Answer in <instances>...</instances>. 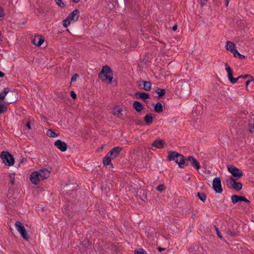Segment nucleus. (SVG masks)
I'll return each mask as SVG.
<instances>
[{
  "instance_id": "f257e3e1",
  "label": "nucleus",
  "mask_w": 254,
  "mask_h": 254,
  "mask_svg": "<svg viewBox=\"0 0 254 254\" xmlns=\"http://www.w3.org/2000/svg\"><path fill=\"white\" fill-rule=\"evenodd\" d=\"M98 77L103 82L108 80V83H111L113 78V72L111 67L108 65L104 66L99 73Z\"/></svg>"
},
{
  "instance_id": "f03ea898",
  "label": "nucleus",
  "mask_w": 254,
  "mask_h": 254,
  "mask_svg": "<svg viewBox=\"0 0 254 254\" xmlns=\"http://www.w3.org/2000/svg\"><path fill=\"white\" fill-rule=\"evenodd\" d=\"M0 158L5 165L12 166L15 162L13 156L8 151H2L0 155Z\"/></svg>"
},
{
  "instance_id": "7ed1b4c3",
  "label": "nucleus",
  "mask_w": 254,
  "mask_h": 254,
  "mask_svg": "<svg viewBox=\"0 0 254 254\" xmlns=\"http://www.w3.org/2000/svg\"><path fill=\"white\" fill-rule=\"evenodd\" d=\"M236 179L230 177L226 180V185L229 189H234L239 191L242 189L243 185L241 183L237 182Z\"/></svg>"
},
{
  "instance_id": "20e7f679",
  "label": "nucleus",
  "mask_w": 254,
  "mask_h": 254,
  "mask_svg": "<svg viewBox=\"0 0 254 254\" xmlns=\"http://www.w3.org/2000/svg\"><path fill=\"white\" fill-rule=\"evenodd\" d=\"M227 170L231 174L232 177L233 178L239 179L243 176V172L232 165H227Z\"/></svg>"
},
{
  "instance_id": "39448f33",
  "label": "nucleus",
  "mask_w": 254,
  "mask_h": 254,
  "mask_svg": "<svg viewBox=\"0 0 254 254\" xmlns=\"http://www.w3.org/2000/svg\"><path fill=\"white\" fill-rule=\"evenodd\" d=\"M227 229H225L226 233L229 235L231 237H234L236 236L237 233L234 231L235 222L232 219H229L228 221L226 222Z\"/></svg>"
},
{
  "instance_id": "423d86ee",
  "label": "nucleus",
  "mask_w": 254,
  "mask_h": 254,
  "mask_svg": "<svg viewBox=\"0 0 254 254\" xmlns=\"http://www.w3.org/2000/svg\"><path fill=\"white\" fill-rule=\"evenodd\" d=\"M15 227L17 231L20 233L21 237L25 240H28L29 237L28 236L26 229L23 224L19 221H17L15 224Z\"/></svg>"
},
{
  "instance_id": "0eeeda50",
  "label": "nucleus",
  "mask_w": 254,
  "mask_h": 254,
  "mask_svg": "<svg viewBox=\"0 0 254 254\" xmlns=\"http://www.w3.org/2000/svg\"><path fill=\"white\" fill-rule=\"evenodd\" d=\"M18 94L16 92L11 91L8 92L5 99L4 103L6 104H11L15 102L17 100Z\"/></svg>"
},
{
  "instance_id": "6e6552de",
  "label": "nucleus",
  "mask_w": 254,
  "mask_h": 254,
  "mask_svg": "<svg viewBox=\"0 0 254 254\" xmlns=\"http://www.w3.org/2000/svg\"><path fill=\"white\" fill-rule=\"evenodd\" d=\"M213 189L217 193H221L222 189L221 187V182L220 178H215L213 180Z\"/></svg>"
},
{
  "instance_id": "1a4fd4ad",
  "label": "nucleus",
  "mask_w": 254,
  "mask_h": 254,
  "mask_svg": "<svg viewBox=\"0 0 254 254\" xmlns=\"http://www.w3.org/2000/svg\"><path fill=\"white\" fill-rule=\"evenodd\" d=\"M80 12L78 9H74L72 12L69 14L65 18V21L69 20L70 21H76L79 17Z\"/></svg>"
},
{
  "instance_id": "9d476101",
  "label": "nucleus",
  "mask_w": 254,
  "mask_h": 254,
  "mask_svg": "<svg viewBox=\"0 0 254 254\" xmlns=\"http://www.w3.org/2000/svg\"><path fill=\"white\" fill-rule=\"evenodd\" d=\"M225 65L226 66V70L228 73V78L229 81L232 84L235 83L238 81V78L233 77V70L232 68L228 65V64L225 63Z\"/></svg>"
},
{
  "instance_id": "9b49d317",
  "label": "nucleus",
  "mask_w": 254,
  "mask_h": 254,
  "mask_svg": "<svg viewBox=\"0 0 254 254\" xmlns=\"http://www.w3.org/2000/svg\"><path fill=\"white\" fill-rule=\"evenodd\" d=\"M177 88L181 93L187 94L188 93L189 87L186 83L180 81L177 83Z\"/></svg>"
},
{
  "instance_id": "f8f14e48",
  "label": "nucleus",
  "mask_w": 254,
  "mask_h": 254,
  "mask_svg": "<svg viewBox=\"0 0 254 254\" xmlns=\"http://www.w3.org/2000/svg\"><path fill=\"white\" fill-rule=\"evenodd\" d=\"M30 180L33 184L38 185L41 178L37 171H34L30 176Z\"/></svg>"
},
{
  "instance_id": "ddd939ff",
  "label": "nucleus",
  "mask_w": 254,
  "mask_h": 254,
  "mask_svg": "<svg viewBox=\"0 0 254 254\" xmlns=\"http://www.w3.org/2000/svg\"><path fill=\"white\" fill-rule=\"evenodd\" d=\"M177 163L181 168H184L186 166L188 165L187 162V158L185 157L184 155L179 153L178 156V161Z\"/></svg>"
},
{
  "instance_id": "4468645a",
  "label": "nucleus",
  "mask_w": 254,
  "mask_h": 254,
  "mask_svg": "<svg viewBox=\"0 0 254 254\" xmlns=\"http://www.w3.org/2000/svg\"><path fill=\"white\" fill-rule=\"evenodd\" d=\"M190 161L191 165L195 168L196 170H199L200 168V166L199 162L194 158L192 156H189L187 158V162Z\"/></svg>"
},
{
  "instance_id": "2eb2a0df",
  "label": "nucleus",
  "mask_w": 254,
  "mask_h": 254,
  "mask_svg": "<svg viewBox=\"0 0 254 254\" xmlns=\"http://www.w3.org/2000/svg\"><path fill=\"white\" fill-rule=\"evenodd\" d=\"M127 5L134 11L137 12L139 10L137 0H127Z\"/></svg>"
},
{
  "instance_id": "dca6fc26",
  "label": "nucleus",
  "mask_w": 254,
  "mask_h": 254,
  "mask_svg": "<svg viewBox=\"0 0 254 254\" xmlns=\"http://www.w3.org/2000/svg\"><path fill=\"white\" fill-rule=\"evenodd\" d=\"M179 153L175 151H170L168 152L167 160L169 161H175L176 163L178 162V156Z\"/></svg>"
},
{
  "instance_id": "f3484780",
  "label": "nucleus",
  "mask_w": 254,
  "mask_h": 254,
  "mask_svg": "<svg viewBox=\"0 0 254 254\" xmlns=\"http://www.w3.org/2000/svg\"><path fill=\"white\" fill-rule=\"evenodd\" d=\"M123 148L121 147H115L110 151L108 153L110 155V157H111L113 159L115 158L122 151Z\"/></svg>"
},
{
  "instance_id": "a211bd4d",
  "label": "nucleus",
  "mask_w": 254,
  "mask_h": 254,
  "mask_svg": "<svg viewBox=\"0 0 254 254\" xmlns=\"http://www.w3.org/2000/svg\"><path fill=\"white\" fill-rule=\"evenodd\" d=\"M54 145L62 152H64L66 150V144L64 142L62 141L61 140H58L56 141H55L54 143Z\"/></svg>"
},
{
  "instance_id": "6ab92c4d",
  "label": "nucleus",
  "mask_w": 254,
  "mask_h": 254,
  "mask_svg": "<svg viewBox=\"0 0 254 254\" xmlns=\"http://www.w3.org/2000/svg\"><path fill=\"white\" fill-rule=\"evenodd\" d=\"M236 45L234 43L231 41H227L226 44V49L227 51L230 52L233 55L234 53H237V50L235 49Z\"/></svg>"
},
{
  "instance_id": "aec40b11",
  "label": "nucleus",
  "mask_w": 254,
  "mask_h": 254,
  "mask_svg": "<svg viewBox=\"0 0 254 254\" xmlns=\"http://www.w3.org/2000/svg\"><path fill=\"white\" fill-rule=\"evenodd\" d=\"M41 178V180H43L48 178L50 176V172L47 169H42L37 171Z\"/></svg>"
},
{
  "instance_id": "412c9836",
  "label": "nucleus",
  "mask_w": 254,
  "mask_h": 254,
  "mask_svg": "<svg viewBox=\"0 0 254 254\" xmlns=\"http://www.w3.org/2000/svg\"><path fill=\"white\" fill-rule=\"evenodd\" d=\"M44 38L40 35L35 36L34 39L32 40L33 44L37 46H40L44 43Z\"/></svg>"
},
{
  "instance_id": "4be33fe9",
  "label": "nucleus",
  "mask_w": 254,
  "mask_h": 254,
  "mask_svg": "<svg viewBox=\"0 0 254 254\" xmlns=\"http://www.w3.org/2000/svg\"><path fill=\"white\" fill-rule=\"evenodd\" d=\"M165 144V141L162 139H156L154 141L152 144V147H155L157 148L162 149L164 148Z\"/></svg>"
},
{
  "instance_id": "5701e85b",
  "label": "nucleus",
  "mask_w": 254,
  "mask_h": 254,
  "mask_svg": "<svg viewBox=\"0 0 254 254\" xmlns=\"http://www.w3.org/2000/svg\"><path fill=\"white\" fill-rule=\"evenodd\" d=\"M133 108L137 112H141L143 109V105L140 102L135 101L132 105Z\"/></svg>"
},
{
  "instance_id": "b1692460",
  "label": "nucleus",
  "mask_w": 254,
  "mask_h": 254,
  "mask_svg": "<svg viewBox=\"0 0 254 254\" xmlns=\"http://www.w3.org/2000/svg\"><path fill=\"white\" fill-rule=\"evenodd\" d=\"M134 95L136 96V98L137 99H142L143 100H146L147 99L149 98V94L145 92H137L134 94Z\"/></svg>"
},
{
  "instance_id": "393cba45",
  "label": "nucleus",
  "mask_w": 254,
  "mask_h": 254,
  "mask_svg": "<svg viewBox=\"0 0 254 254\" xmlns=\"http://www.w3.org/2000/svg\"><path fill=\"white\" fill-rule=\"evenodd\" d=\"M144 121L146 125H149L153 122L152 114L148 113L144 117Z\"/></svg>"
},
{
  "instance_id": "a878e982",
  "label": "nucleus",
  "mask_w": 254,
  "mask_h": 254,
  "mask_svg": "<svg viewBox=\"0 0 254 254\" xmlns=\"http://www.w3.org/2000/svg\"><path fill=\"white\" fill-rule=\"evenodd\" d=\"M243 199V196H239L238 195L234 194L231 196L232 202L233 204H235L239 201H242Z\"/></svg>"
},
{
  "instance_id": "bb28decb",
  "label": "nucleus",
  "mask_w": 254,
  "mask_h": 254,
  "mask_svg": "<svg viewBox=\"0 0 254 254\" xmlns=\"http://www.w3.org/2000/svg\"><path fill=\"white\" fill-rule=\"evenodd\" d=\"M113 159L111 157H110V155L108 153L103 160V164L104 166L109 165L111 163V160Z\"/></svg>"
},
{
  "instance_id": "cd10ccee",
  "label": "nucleus",
  "mask_w": 254,
  "mask_h": 254,
  "mask_svg": "<svg viewBox=\"0 0 254 254\" xmlns=\"http://www.w3.org/2000/svg\"><path fill=\"white\" fill-rule=\"evenodd\" d=\"M154 110L155 112L160 113L162 112L163 110V105L160 102H157L155 105H154Z\"/></svg>"
},
{
  "instance_id": "c85d7f7f",
  "label": "nucleus",
  "mask_w": 254,
  "mask_h": 254,
  "mask_svg": "<svg viewBox=\"0 0 254 254\" xmlns=\"http://www.w3.org/2000/svg\"><path fill=\"white\" fill-rule=\"evenodd\" d=\"M143 83V89L146 91H150L151 89V83L150 81H141Z\"/></svg>"
},
{
  "instance_id": "c756f323",
  "label": "nucleus",
  "mask_w": 254,
  "mask_h": 254,
  "mask_svg": "<svg viewBox=\"0 0 254 254\" xmlns=\"http://www.w3.org/2000/svg\"><path fill=\"white\" fill-rule=\"evenodd\" d=\"M9 91V88L7 87L4 88L3 91L1 93H0V100H3L4 99H5V97H6V95Z\"/></svg>"
},
{
  "instance_id": "7c9ffc66",
  "label": "nucleus",
  "mask_w": 254,
  "mask_h": 254,
  "mask_svg": "<svg viewBox=\"0 0 254 254\" xmlns=\"http://www.w3.org/2000/svg\"><path fill=\"white\" fill-rule=\"evenodd\" d=\"M155 92L158 95V97H161L165 95L166 93L165 89L158 88Z\"/></svg>"
},
{
  "instance_id": "2f4dec72",
  "label": "nucleus",
  "mask_w": 254,
  "mask_h": 254,
  "mask_svg": "<svg viewBox=\"0 0 254 254\" xmlns=\"http://www.w3.org/2000/svg\"><path fill=\"white\" fill-rule=\"evenodd\" d=\"M47 135L51 137H55L59 136V133H56L55 132L53 131L51 129H49L47 131Z\"/></svg>"
},
{
  "instance_id": "473e14b6",
  "label": "nucleus",
  "mask_w": 254,
  "mask_h": 254,
  "mask_svg": "<svg viewBox=\"0 0 254 254\" xmlns=\"http://www.w3.org/2000/svg\"><path fill=\"white\" fill-rule=\"evenodd\" d=\"M197 196L200 200L204 202L206 200V195L204 193L197 192Z\"/></svg>"
},
{
  "instance_id": "72a5a7b5",
  "label": "nucleus",
  "mask_w": 254,
  "mask_h": 254,
  "mask_svg": "<svg viewBox=\"0 0 254 254\" xmlns=\"http://www.w3.org/2000/svg\"><path fill=\"white\" fill-rule=\"evenodd\" d=\"M7 110V107L2 104L0 101V114L6 112Z\"/></svg>"
},
{
  "instance_id": "f704fd0d",
  "label": "nucleus",
  "mask_w": 254,
  "mask_h": 254,
  "mask_svg": "<svg viewBox=\"0 0 254 254\" xmlns=\"http://www.w3.org/2000/svg\"><path fill=\"white\" fill-rule=\"evenodd\" d=\"M22 125H25L28 129H31L32 127L31 126V122L29 120L28 121H23Z\"/></svg>"
},
{
  "instance_id": "c9c22d12",
  "label": "nucleus",
  "mask_w": 254,
  "mask_h": 254,
  "mask_svg": "<svg viewBox=\"0 0 254 254\" xmlns=\"http://www.w3.org/2000/svg\"><path fill=\"white\" fill-rule=\"evenodd\" d=\"M134 254H147L146 252L142 248L139 249L134 251Z\"/></svg>"
},
{
  "instance_id": "e433bc0d",
  "label": "nucleus",
  "mask_w": 254,
  "mask_h": 254,
  "mask_svg": "<svg viewBox=\"0 0 254 254\" xmlns=\"http://www.w3.org/2000/svg\"><path fill=\"white\" fill-rule=\"evenodd\" d=\"M233 56L235 58L238 57L241 60H244V59H245L246 58V56H245L241 54L238 51H237V53H234L233 54Z\"/></svg>"
},
{
  "instance_id": "4c0bfd02",
  "label": "nucleus",
  "mask_w": 254,
  "mask_h": 254,
  "mask_svg": "<svg viewBox=\"0 0 254 254\" xmlns=\"http://www.w3.org/2000/svg\"><path fill=\"white\" fill-rule=\"evenodd\" d=\"M122 108H118L117 110L116 111V109H114L113 111V114L114 115H116L117 116H119L120 115H122Z\"/></svg>"
},
{
  "instance_id": "58836bf2",
  "label": "nucleus",
  "mask_w": 254,
  "mask_h": 254,
  "mask_svg": "<svg viewBox=\"0 0 254 254\" xmlns=\"http://www.w3.org/2000/svg\"><path fill=\"white\" fill-rule=\"evenodd\" d=\"M165 186L164 184H161L156 188V190L160 192H162L165 190Z\"/></svg>"
},
{
  "instance_id": "ea45409f",
  "label": "nucleus",
  "mask_w": 254,
  "mask_h": 254,
  "mask_svg": "<svg viewBox=\"0 0 254 254\" xmlns=\"http://www.w3.org/2000/svg\"><path fill=\"white\" fill-rule=\"evenodd\" d=\"M78 77L79 75L77 73L74 74L71 78L70 82H75Z\"/></svg>"
},
{
  "instance_id": "a19ab883",
  "label": "nucleus",
  "mask_w": 254,
  "mask_h": 254,
  "mask_svg": "<svg viewBox=\"0 0 254 254\" xmlns=\"http://www.w3.org/2000/svg\"><path fill=\"white\" fill-rule=\"evenodd\" d=\"M58 6L61 7H64L65 6V4L62 2V0H55Z\"/></svg>"
},
{
  "instance_id": "79ce46f5",
  "label": "nucleus",
  "mask_w": 254,
  "mask_h": 254,
  "mask_svg": "<svg viewBox=\"0 0 254 254\" xmlns=\"http://www.w3.org/2000/svg\"><path fill=\"white\" fill-rule=\"evenodd\" d=\"M249 130L252 134H254V123L253 124L252 123L251 125L250 124Z\"/></svg>"
},
{
  "instance_id": "37998d69",
  "label": "nucleus",
  "mask_w": 254,
  "mask_h": 254,
  "mask_svg": "<svg viewBox=\"0 0 254 254\" xmlns=\"http://www.w3.org/2000/svg\"><path fill=\"white\" fill-rule=\"evenodd\" d=\"M70 22L71 21L69 20L68 21H65V19H64L63 21V26L64 27H67L68 26V25H69L70 24Z\"/></svg>"
},
{
  "instance_id": "c03bdc74",
  "label": "nucleus",
  "mask_w": 254,
  "mask_h": 254,
  "mask_svg": "<svg viewBox=\"0 0 254 254\" xmlns=\"http://www.w3.org/2000/svg\"><path fill=\"white\" fill-rule=\"evenodd\" d=\"M214 227H215V231L217 233V236L218 237H219L220 238H222V235H221L220 232L219 231L218 228L216 226H214Z\"/></svg>"
},
{
  "instance_id": "a18cd8bd",
  "label": "nucleus",
  "mask_w": 254,
  "mask_h": 254,
  "mask_svg": "<svg viewBox=\"0 0 254 254\" xmlns=\"http://www.w3.org/2000/svg\"><path fill=\"white\" fill-rule=\"evenodd\" d=\"M249 76H250V75L249 74L241 75L240 76H239L236 78H238V80L239 79H241V78L246 79Z\"/></svg>"
},
{
  "instance_id": "49530a36",
  "label": "nucleus",
  "mask_w": 254,
  "mask_h": 254,
  "mask_svg": "<svg viewBox=\"0 0 254 254\" xmlns=\"http://www.w3.org/2000/svg\"><path fill=\"white\" fill-rule=\"evenodd\" d=\"M12 174H9V176L10 178H11V180L9 182V183L12 185H14L15 184V179L14 177H12Z\"/></svg>"
},
{
  "instance_id": "de8ad7c7",
  "label": "nucleus",
  "mask_w": 254,
  "mask_h": 254,
  "mask_svg": "<svg viewBox=\"0 0 254 254\" xmlns=\"http://www.w3.org/2000/svg\"><path fill=\"white\" fill-rule=\"evenodd\" d=\"M70 93L71 97L73 99H76V95L75 93L73 91H71Z\"/></svg>"
},
{
  "instance_id": "09e8293b",
  "label": "nucleus",
  "mask_w": 254,
  "mask_h": 254,
  "mask_svg": "<svg viewBox=\"0 0 254 254\" xmlns=\"http://www.w3.org/2000/svg\"><path fill=\"white\" fill-rule=\"evenodd\" d=\"M27 161V159L24 157H21V159L20 161L19 165L20 164H23Z\"/></svg>"
},
{
  "instance_id": "8fccbe9b",
  "label": "nucleus",
  "mask_w": 254,
  "mask_h": 254,
  "mask_svg": "<svg viewBox=\"0 0 254 254\" xmlns=\"http://www.w3.org/2000/svg\"><path fill=\"white\" fill-rule=\"evenodd\" d=\"M254 80V78L251 76V79L248 80L246 82V85L247 86L251 82Z\"/></svg>"
},
{
  "instance_id": "3c124183",
  "label": "nucleus",
  "mask_w": 254,
  "mask_h": 254,
  "mask_svg": "<svg viewBox=\"0 0 254 254\" xmlns=\"http://www.w3.org/2000/svg\"><path fill=\"white\" fill-rule=\"evenodd\" d=\"M4 11L3 9L0 7V17H2L4 16Z\"/></svg>"
},
{
  "instance_id": "603ef678",
  "label": "nucleus",
  "mask_w": 254,
  "mask_h": 254,
  "mask_svg": "<svg viewBox=\"0 0 254 254\" xmlns=\"http://www.w3.org/2000/svg\"><path fill=\"white\" fill-rule=\"evenodd\" d=\"M242 201H244L247 203H250V201L247 199L245 197L243 196V200Z\"/></svg>"
},
{
  "instance_id": "864d4df0",
  "label": "nucleus",
  "mask_w": 254,
  "mask_h": 254,
  "mask_svg": "<svg viewBox=\"0 0 254 254\" xmlns=\"http://www.w3.org/2000/svg\"><path fill=\"white\" fill-rule=\"evenodd\" d=\"M242 201H244L247 203H250V201L247 199L245 197L243 196V200Z\"/></svg>"
},
{
  "instance_id": "5fc2aeb1",
  "label": "nucleus",
  "mask_w": 254,
  "mask_h": 254,
  "mask_svg": "<svg viewBox=\"0 0 254 254\" xmlns=\"http://www.w3.org/2000/svg\"><path fill=\"white\" fill-rule=\"evenodd\" d=\"M200 3L201 4V5L203 6V5H204L206 1H207V0H200Z\"/></svg>"
},
{
  "instance_id": "6e6d98bb",
  "label": "nucleus",
  "mask_w": 254,
  "mask_h": 254,
  "mask_svg": "<svg viewBox=\"0 0 254 254\" xmlns=\"http://www.w3.org/2000/svg\"><path fill=\"white\" fill-rule=\"evenodd\" d=\"M177 28H178V26L177 24H175V25H174L172 27V30L173 31H176L177 29Z\"/></svg>"
},
{
  "instance_id": "4d7b16f0",
  "label": "nucleus",
  "mask_w": 254,
  "mask_h": 254,
  "mask_svg": "<svg viewBox=\"0 0 254 254\" xmlns=\"http://www.w3.org/2000/svg\"><path fill=\"white\" fill-rule=\"evenodd\" d=\"M164 250H165V249H164V248H161V247H159L158 248V251L159 252H161V251H164Z\"/></svg>"
},
{
  "instance_id": "13d9d810",
  "label": "nucleus",
  "mask_w": 254,
  "mask_h": 254,
  "mask_svg": "<svg viewBox=\"0 0 254 254\" xmlns=\"http://www.w3.org/2000/svg\"><path fill=\"white\" fill-rule=\"evenodd\" d=\"M4 76V73L0 71V77H3Z\"/></svg>"
},
{
  "instance_id": "bf43d9fd",
  "label": "nucleus",
  "mask_w": 254,
  "mask_h": 254,
  "mask_svg": "<svg viewBox=\"0 0 254 254\" xmlns=\"http://www.w3.org/2000/svg\"><path fill=\"white\" fill-rule=\"evenodd\" d=\"M225 2L226 6H227L229 2V0H225Z\"/></svg>"
},
{
  "instance_id": "052dcab7",
  "label": "nucleus",
  "mask_w": 254,
  "mask_h": 254,
  "mask_svg": "<svg viewBox=\"0 0 254 254\" xmlns=\"http://www.w3.org/2000/svg\"><path fill=\"white\" fill-rule=\"evenodd\" d=\"M80 0H72V1L75 3H78L80 1Z\"/></svg>"
},
{
  "instance_id": "680f3d73",
  "label": "nucleus",
  "mask_w": 254,
  "mask_h": 254,
  "mask_svg": "<svg viewBox=\"0 0 254 254\" xmlns=\"http://www.w3.org/2000/svg\"><path fill=\"white\" fill-rule=\"evenodd\" d=\"M244 114L245 115H247V114H248V112H247V111H244Z\"/></svg>"
},
{
  "instance_id": "e2e57ef3",
  "label": "nucleus",
  "mask_w": 254,
  "mask_h": 254,
  "mask_svg": "<svg viewBox=\"0 0 254 254\" xmlns=\"http://www.w3.org/2000/svg\"><path fill=\"white\" fill-rule=\"evenodd\" d=\"M66 31H67L68 33H70V32L69 31V29H66Z\"/></svg>"
},
{
  "instance_id": "0e129e2a",
  "label": "nucleus",
  "mask_w": 254,
  "mask_h": 254,
  "mask_svg": "<svg viewBox=\"0 0 254 254\" xmlns=\"http://www.w3.org/2000/svg\"><path fill=\"white\" fill-rule=\"evenodd\" d=\"M138 86H141V84H138Z\"/></svg>"
},
{
  "instance_id": "69168bd1",
  "label": "nucleus",
  "mask_w": 254,
  "mask_h": 254,
  "mask_svg": "<svg viewBox=\"0 0 254 254\" xmlns=\"http://www.w3.org/2000/svg\"><path fill=\"white\" fill-rule=\"evenodd\" d=\"M252 119H253V120H254V118H252Z\"/></svg>"
}]
</instances>
